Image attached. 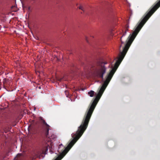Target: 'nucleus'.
<instances>
[{"label":"nucleus","instance_id":"14","mask_svg":"<svg viewBox=\"0 0 160 160\" xmlns=\"http://www.w3.org/2000/svg\"><path fill=\"white\" fill-rule=\"evenodd\" d=\"M51 139H52V138H50V140H51Z\"/></svg>","mask_w":160,"mask_h":160},{"label":"nucleus","instance_id":"11","mask_svg":"<svg viewBox=\"0 0 160 160\" xmlns=\"http://www.w3.org/2000/svg\"><path fill=\"white\" fill-rule=\"evenodd\" d=\"M78 8L79 9L82 10L83 11H84V9L83 7L81 5H80L79 7Z\"/></svg>","mask_w":160,"mask_h":160},{"label":"nucleus","instance_id":"10","mask_svg":"<svg viewBox=\"0 0 160 160\" xmlns=\"http://www.w3.org/2000/svg\"><path fill=\"white\" fill-rule=\"evenodd\" d=\"M57 79L58 81L61 82L62 81V79H64V77L62 78H57Z\"/></svg>","mask_w":160,"mask_h":160},{"label":"nucleus","instance_id":"6","mask_svg":"<svg viewBox=\"0 0 160 160\" xmlns=\"http://www.w3.org/2000/svg\"><path fill=\"white\" fill-rule=\"evenodd\" d=\"M39 126H38L37 122H33L29 126V128H31L34 129H36L38 128Z\"/></svg>","mask_w":160,"mask_h":160},{"label":"nucleus","instance_id":"2","mask_svg":"<svg viewBox=\"0 0 160 160\" xmlns=\"http://www.w3.org/2000/svg\"><path fill=\"white\" fill-rule=\"evenodd\" d=\"M160 7V0H158L156 2L154 5L151 7V8L145 13L137 24L135 27L134 31L132 34H130L126 41V43L125 44H124V42L122 41V38L126 34L127 31L128 30H126L123 33V35L121 38V45L120 46L119 53L118 59L116 60L114 67L105 77V80L99 89L96 96H102L116 70L125 57L131 44L136 37L149 18Z\"/></svg>","mask_w":160,"mask_h":160},{"label":"nucleus","instance_id":"9","mask_svg":"<svg viewBox=\"0 0 160 160\" xmlns=\"http://www.w3.org/2000/svg\"><path fill=\"white\" fill-rule=\"evenodd\" d=\"M129 28V21H127V23L126 26V30H128V29Z\"/></svg>","mask_w":160,"mask_h":160},{"label":"nucleus","instance_id":"12","mask_svg":"<svg viewBox=\"0 0 160 160\" xmlns=\"http://www.w3.org/2000/svg\"><path fill=\"white\" fill-rule=\"evenodd\" d=\"M65 92L66 93V94H68V90L65 91Z\"/></svg>","mask_w":160,"mask_h":160},{"label":"nucleus","instance_id":"5","mask_svg":"<svg viewBox=\"0 0 160 160\" xmlns=\"http://www.w3.org/2000/svg\"><path fill=\"white\" fill-rule=\"evenodd\" d=\"M40 120L45 126H43V131L45 135L47 138H49L48 133L49 130V129L50 126L47 124L45 120L42 118V117H40L39 118Z\"/></svg>","mask_w":160,"mask_h":160},{"label":"nucleus","instance_id":"3","mask_svg":"<svg viewBox=\"0 0 160 160\" xmlns=\"http://www.w3.org/2000/svg\"><path fill=\"white\" fill-rule=\"evenodd\" d=\"M82 135V127H78L76 133H73L72 134V139L67 147L65 148L64 147V149L60 153L59 155L54 160H61L62 159Z\"/></svg>","mask_w":160,"mask_h":160},{"label":"nucleus","instance_id":"13","mask_svg":"<svg viewBox=\"0 0 160 160\" xmlns=\"http://www.w3.org/2000/svg\"><path fill=\"white\" fill-rule=\"evenodd\" d=\"M59 146H60V147L59 148V149H60V147H61V146H62V144H60V145H59Z\"/></svg>","mask_w":160,"mask_h":160},{"label":"nucleus","instance_id":"4","mask_svg":"<svg viewBox=\"0 0 160 160\" xmlns=\"http://www.w3.org/2000/svg\"><path fill=\"white\" fill-rule=\"evenodd\" d=\"M107 62L102 61H97L92 67L91 69L94 75L98 78L103 79V76L106 73Z\"/></svg>","mask_w":160,"mask_h":160},{"label":"nucleus","instance_id":"7","mask_svg":"<svg viewBox=\"0 0 160 160\" xmlns=\"http://www.w3.org/2000/svg\"><path fill=\"white\" fill-rule=\"evenodd\" d=\"M95 92L92 90L88 92V94L91 97H93L94 94Z\"/></svg>","mask_w":160,"mask_h":160},{"label":"nucleus","instance_id":"1","mask_svg":"<svg viewBox=\"0 0 160 160\" xmlns=\"http://www.w3.org/2000/svg\"><path fill=\"white\" fill-rule=\"evenodd\" d=\"M160 7V0H158L156 2L154 5L151 7V8L145 13L137 24L135 27L134 31L132 34H130L126 41V43L125 44H124V42L122 41V38L126 34L127 31L128 30H126L123 33V35L121 38V45L120 46L119 53L118 59L116 60L114 67L105 77V80L99 89L96 96H102L116 70L125 57L131 44L136 37L149 18Z\"/></svg>","mask_w":160,"mask_h":160},{"label":"nucleus","instance_id":"8","mask_svg":"<svg viewBox=\"0 0 160 160\" xmlns=\"http://www.w3.org/2000/svg\"><path fill=\"white\" fill-rule=\"evenodd\" d=\"M21 154H17L16 157L14 158V160H20L21 158L20 157L21 156Z\"/></svg>","mask_w":160,"mask_h":160}]
</instances>
